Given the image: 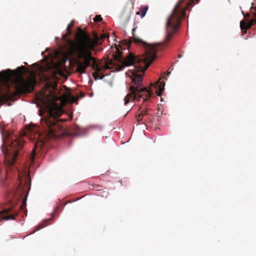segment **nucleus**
Returning a JSON list of instances; mask_svg holds the SVG:
<instances>
[{
  "label": "nucleus",
  "mask_w": 256,
  "mask_h": 256,
  "mask_svg": "<svg viewBox=\"0 0 256 256\" xmlns=\"http://www.w3.org/2000/svg\"><path fill=\"white\" fill-rule=\"evenodd\" d=\"M240 38L242 40H246L248 38H256V33H240Z\"/></svg>",
  "instance_id": "6e6552de"
},
{
  "label": "nucleus",
  "mask_w": 256,
  "mask_h": 256,
  "mask_svg": "<svg viewBox=\"0 0 256 256\" xmlns=\"http://www.w3.org/2000/svg\"><path fill=\"white\" fill-rule=\"evenodd\" d=\"M75 22L74 20H72L71 21L70 24H68L66 28V32H72L71 30L72 28L74 26Z\"/></svg>",
  "instance_id": "f8f14e48"
},
{
  "label": "nucleus",
  "mask_w": 256,
  "mask_h": 256,
  "mask_svg": "<svg viewBox=\"0 0 256 256\" xmlns=\"http://www.w3.org/2000/svg\"><path fill=\"white\" fill-rule=\"evenodd\" d=\"M24 66H18L16 68V70L18 72H20V68H24Z\"/></svg>",
  "instance_id": "a211bd4d"
},
{
  "label": "nucleus",
  "mask_w": 256,
  "mask_h": 256,
  "mask_svg": "<svg viewBox=\"0 0 256 256\" xmlns=\"http://www.w3.org/2000/svg\"><path fill=\"white\" fill-rule=\"evenodd\" d=\"M4 144L0 148L4 155V162H0V186L3 190L4 203L0 202V214H10L3 220H14L20 212L26 216V206L31 186L30 168L36 164V159L44 154L42 148L38 150L33 148L31 153L20 149L19 142L7 132L6 142L4 134L0 132Z\"/></svg>",
  "instance_id": "f257e3e1"
},
{
  "label": "nucleus",
  "mask_w": 256,
  "mask_h": 256,
  "mask_svg": "<svg viewBox=\"0 0 256 256\" xmlns=\"http://www.w3.org/2000/svg\"><path fill=\"white\" fill-rule=\"evenodd\" d=\"M39 116L40 117V122L43 125L45 130L49 134H54V127L58 126L60 120L58 111L55 106L47 105L44 108V116L39 110Z\"/></svg>",
  "instance_id": "20e7f679"
},
{
  "label": "nucleus",
  "mask_w": 256,
  "mask_h": 256,
  "mask_svg": "<svg viewBox=\"0 0 256 256\" xmlns=\"http://www.w3.org/2000/svg\"><path fill=\"white\" fill-rule=\"evenodd\" d=\"M105 31H106V30H102V32H104Z\"/></svg>",
  "instance_id": "aec40b11"
},
{
  "label": "nucleus",
  "mask_w": 256,
  "mask_h": 256,
  "mask_svg": "<svg viewBox=\"0 0 256 256\" xmlns=\"http://www.w3.org/2000/svg\"><path fill=\"white\" fill-rule=\"evenodd\" d=\"M160 101H161V102H163V101H164V100H163L162 99H161Z\"/></svg>",
  "instance_id": "393cba45"
},
{
  "label": "nucleus",
  "mask_w": 256,
  "mask_h": 256,
  "mask_svg": "<svg viewBox=\"0 0 256 256\" xmlns=\"http://www.w3.org/2000/svg\"><path fill=\"white\" fill-rule=\"evenodd\" d=\"M24 64H27V63H26V62H24Z\"/></svg>",
  "instance_id": "5701e85b"
},
{
  "label": "nucleus",
  "mask_w": 256,
  "mask_h": 256,
  "mask_svg": "<svg viewBox=\"0 0 256 256\" xmlns=\"http://www.w3.org/2000/svg\"><path fill=\"white\" fill-rule=\"evenodd\" d=\"M148 10V6H144L140 8V10L136 12V14L140 15L142 18H143L146 15Z\"/></svg>",
  "instance_id": "9d476101"
},
{
  "label": "nucleus",
  "mask_w": 256,
  "mask_h": 256,
  "mask_svg": "<svg viewBox=\"0 0 256 256\" xmlns=\"http://www.w3.org/2000/svg\"><path fill=\"white\" fill-rule=\"evenodd\" d=\"M13 74L12 70L10 69H6L0 71V76H2L5 81H8Z\"/></svg>",
  "instance_id": "0eeeda50"
},
{
  "label": "nucleus",
  "mask_w": 256,
  "mask_h": 256,
  "mask_svg": "<svg viewBox=\"0 0 256 256\" xmlns=\"http://www.w3.org/2000/svg\"><path fill=\"white\" fill-rule=\"evenodd\" d=\"M45 52H48V57H52L53 54H56L57 52L56 50L54 52H51L50 49L48 48H46L45 50Z\"/></svg>",
  "instance_id": "ddd939ff"
},
{
  "label": "nucleus",
  "mask_w": 256,
  "mask_h": 256,
  "mask_svg": "<svg viewBox=\"0 0 256 256\" xmlns=\"http://www.w3.org/2000/svg\"><path fill=\"white\" fill-rule=\"evenodd\" d=\"M72 33H61V38L58 36L55 37V40L58 44L62 46L64 44H72V40L70 34Z\"/></svg>",
  "instance_id": "39448f33"
},
{
  "label": "nucleus",
  "mask_w": 256,
  "mask_h": 256,
  "mask_svg": "<svg viewBox=\"0 0 256 256\" xmlns=\"http://www.w3.org/2000/svg\"><path fill=\"white\" fill-rule=\"evenodd\" d=\"M188 2L186 8H183L177 4L171 15L169 16L166 22L167 32H176L180 30L181 20L185 17V12L190 7L194 4L198 2L200 0H188Z\"/></svg>",
  "instance_id": "7ed1b4c3"
},
{
  "label": "nucleus",
  "mask_w": 256,
  "mask_h": 256,
  "mask_svg": "<svg viewBox=\"0 0 256 256\" xmlns=\"http://www.w3.org/2000/svg\"><path fill=\"white\" fill-rule=\"evenodd\" d=\"M57 208H55L54 210L50 214V218H45L43 220L42 222L39 224L38 225L36 226L34 229V230L28 234L26 235V236L34 234L36 232L39 230L41 228H44V226H48L49 224H48V222H49L52 218H54V214L56 212Z\"/></svg>",
  "instance_id": "423d86ee"
},
{
  "label": "nucleus",
  "mask_w": 256,
  "mask_h": 256,
  "mask_svg": "<svg viewBox=\"0 0 256 256\" xmlns=\"http://www.w3.org/2000/svg\"><path fill=\"white\" fill-rule=\"evenodd\" d=\"M76 200H73V201H68L67 203L66 204H63L62 206V208H60V212L57 214V216H56L58 217L59 215V214L62 212L64 208L66 206V205L67 204H70V203H72L74 202H76Z\"/></svg>",
  "instance_id": "dca6fc26"
},
{
  "label": "nucleus",
  "mask_w": 256,
  "mask_h": 256,
  "mask_svg": "<svg viewBox=\"0 0 256 256\" xmlns=\"http://www.w3.org/2000/svg\"><path fill=\"white\" fill-rule=\"evenodd\" d=\"M78 130L80 132L78 133L74 134V136H84L86 134V129L78 128Z\"/></svg>",
  "instance_id": "9b49d317"
},
{
  "label": "nucleus",
  "mask_w": 256,
  "mask_h": 256,
  "mask_svg": "<svg viewBox=\"0 0 256 256\" xmlns=\"http://www.w3.org/2000/svg\"><path fill=\"white\" fill-rule=\"evenodd\" d=\"M92 32H96L95 30H94V31H92Z\"/></svg>",
  "instance_id": "a878e982"
},
{
  "label": "nucleus",
  "mask_w": 256,
  "mask_h": 256,
  "mask_svg": "<svg viewBox=\"0 0 256 256\" xmlns=\"http://www.w3.org/2000/svg\"><path fill=\"white\" fill-rule=\"evenodd\" d=\"M76 32H86V30H85L82 29L80 27H78V28H77V31Z\"/></svg>",
  "instance_id": "f3484780"
},
{
  "label": "nucleus",
  "mask_w": 256,
  "mask_h": 256,
  "mask_svg": "<svg viewBox=\"0 0 256 256\" xmlns=\"http://www.w3.org/2000/svg\"><path fill=\"white\" fill-rule=\"evenodd\" d=\"M41 55L44 56V59L42 60H46L47 58H46L45 56H44V52H41Z\"/></svg>",
  "instance_id": "6ab92c4d"
},
{
  "label": "nucleus",
  "mask_w": 256,
  "mask_h": 256,
  "mask_svg": "<svg viewBox=\"0 0 256 256\" xmlns=\"http://www.w3.org/2000/svg\"><path fill=\"white\" fill-rule=\"evenodd\" d=\"M84 34H86V32H84Z\"/></svg>",
  "instance_id": "bb28decb"
},
{
  "label": "nucleus",
  "mask_w": 256,
  "mask_h": 256,
  "mask_svg": "<svg viewBox=\"0 0 256 256\" xmlns=\"http://www.w3.org/2000/svg\"><path fill=\"white\" fill-rule=\"evenodd\" d=\"M102 18L100 15H96L94 18V20L96 22H100L102 21Z\"/></svg>",
  "instance_id": "2eb2a0df"
},
{
  "label": "nucleus",
  "mask_w": 256,
  "mask_h": 256,
  "mask_svg": "<svg viewBox=\"0 0 256 256\" xmlns=\"http://www.w3.org/2000/svg\"><path fill=\"white\" fill-rule=\"evenodd\" d=\"M167 42L165 43H149L136 36L135 33H131L132 36L130 38V44H134L142 48L146 53V56L142 62L134 64V59H130L124 62L126 67H132L126 72V77H129L132 85L130 86L128 94L124 98V104L126 106L130 102L150 100L154 96H161L164 90V84L160 80L154 84H151L149 86L144 84L143 78L146 70L151 64L159 56L158 52H162L166 46L170 44L173 37L176 33H166Z\"/></svg>",
  "instance_id": "f03ea898"
},
{
  "label": "nucleus",
  "mask_w": 256,
  "mask_h": 256,
  "mask_svg": "<svg viewBox=\"0 0 256 256\" xmlns=\"http://www.w3.org/2000/svg\"><path fill=\"white\" fill-rule=\"evenodd\" d=\"M135 31V28H132V32H134Z\"/></svg>",
  "instance_id": "412c9836"
},
{
  "label": "nucleus",
  "mask_w": 256,
  "mask_h": 256,
  "mask_svg": "<svg viewBox=\"0 0 256 256\" xmlns=\"http://www.w3.org/2000/svg\"><path fill=\"white\" fill-rule=\"evenodd\" d=\"M93 95V94H90V97L92 96Z\"/></svg>",
  "instance_id": "b1692460"
},
{
  "label": "nucleus",
  "mask_w": 256,
  "mask_h": 256,
  "mask_svg": "<svg viewBox=\"0 0 256 256\" xmlns=\"http://www.w3.org/2000/svg\"><path fill=\"white\" fill-rule=\"evenodd\" d=\"M181 57H182V55H180V56H178V58H180Z\"/></svg>",
  "instance_id": "4be33fe9"
},
{
  "label": "nucleus",
  "mask_w": 256,
  "mask_h": 256,
  "mask_svg": "<svg viewBox=\"0 0 256 256\" xmlns=\"http://www.w3.org/2000/svg\"><path fill=\"white\" fill-rule=\"evenodd\" d=\"M34 66H36V70L39 72L42 71L44 69L48 68L49 66V64L48 62L45 64H38L36 63L34 64Z\"/></svg>",
  "instance_id": "1a4fd4ad"
},
{
  "label": "nucleus",
  "mask_w": 256,
  "mask_h": 256,
  "mask_svg": "<svg viewBox=\"0 0 256 256\" xmlns=\"http://www.w3.org/2000/svg\"><path fill=\"white\" fill-rule=\"evenodd\" d=\"M96 72L98 74V76H97L99 80L103 79L106 76V75H102L100 74V68H96Z\"/></svg>",
  "instance_id": "4468645a"
}]
</instances>
